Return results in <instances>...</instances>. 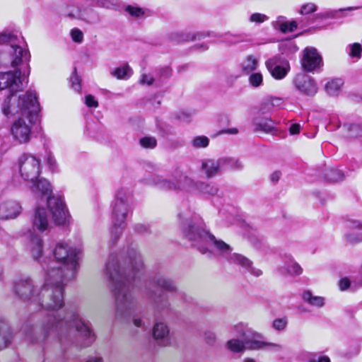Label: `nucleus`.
<instances>
[{"mask_svg": "<svg viewBox=\"0 0 362 362\" xmlns=\"http://www.w3.org/2000/svg\"><path fill=\"white\" fill-rule=\"evenodd\" d=\"M285 18L279 16L276 21L277 28L282 33L293 32L297 28L296 21L286 22L284 21Z\"/></svg>", "mask_w": 362, "mask_h": 362, "instance_id": "nucleus-35", "label": "nucleus"}, {"mask_svg": "<svg viewBox=\"0 0 362 362\" xmlns=\"http://www.w3.org/2000/svg\"><path fill=\"white\" fill-rule=\"evenodd\" d=\"M209 144V139L206 136H197L192 140V145L195 148H206Z\"/></svg>", "mask_w": 362, "mask_h": 362, "instance_id": "nucleus-44", "label": "nucleus"}, {"mask_svg": "<svg viewBox=\"0 0 362 362\" xmlns=\"http://www.w3.org/2000/svg\"><path fill=\"white\" fill-rule=\"evenodd\" d=\"M95 5L98 7L110 9L116 7L117 3L115 0H96Z\"/></svg>", "mask_w": 362, "mask_h": 362, "instance_id": "nucleus-52", "label": "nucleus"}, {"mask_svg": "<svg viewBox=\"0 0 362 362\" xmlns=\"http://www.w3.org/2000/svg\"><path fill=\"white\" fill-rule=\"evenodd\" d=\"M157 286L169 292H176L178 295H181L177 291L175 282L170 278L158 274L154 275L148 281V286H146L144 293L154 303L157 310L163 311L168 310L170 303L167 297L164 296L161 292L157 293L150 286Z\"/></svg>", "mask_w": 362, "mask_h": 362, "instance_id": "nucleus-10", "label": "nucleus"}, {"mask_svg": "<svg viewBox=\"0 0 362 362\" xmlns=\"http://www.w3.org/2000/svg\"><path fill=\"white\" fill-rule=\"evenodd\" d=\"M227 347L234 353H240L246 349L245 341L238 339H232L227 341Z\"/></svg>", "mask_w": 362, "mask_h": 362, "instance_id": "nucleus-40", "label": "nucleus"}, {"mask_svg": "<svg viewBox=\"0 0 362 362\" xmlns=\"http://www.w3.org/2000/svg\"><path fill=\"white\" fill-rule=\"evenodd\" d=\"M325 177L330 182H339L344 180V174L341 170L332 168L326 170Z\"/></svg>", "mask_w": 362, "mask_h": 362, "instance_id": "nucleus-39", "label": "nucleus"}, {"mask_svg": "<svg viewBox=\"0 0 362 362\" xmlns=\"http://www.w3.org/2000/svg\"><path fill=\"white\" fill-rule=\"evenodd\" d=\"M141 84L150 86H156L154 74L143 73L139 81Z\"/></svg>", "mask_w": 362, "mask_h": 362, "instance_id": "nucleus-48", "label": "nucleus"}, {"mask_svg": "<svg viewBox=\"0 0 362 362\" xmlns=\"http://www.w3.org/2000/svg\"><path fill=\"white\" fill-rule=\"evenodd\" d=\"M0 45L8 46L11 66L13 69L12 72L27 85L30 74V54L23 37L13 33H0Z\"/></svg>", "mask_w": 362, "mask_h": 362, "instance_id": "nucleus-6", "label": "nucleus"}, {"mask_svg": "<svg viewBox=\"0 0 362 362\" xmlns=\"http://www.w3.org/2000/svg\"><path fill=\"white\" fill-rule=\"evenodd\" d=\"M156 86L159 87L166 82L171 76V69L169 67H163L153 73Z\"/></svg>", "mask_w": 362, "mask_h": 362, "instance_id": "nucleus-33", "label": "nucleus"}, {"mask_svg": "<svg viewBox=\"0 0 362 362\" xmlns=\"http://www.w3.org/2000/svg\"><path fill=\"white\" fill-rule=\"evenodd\" d=\"M118 79H124L132 74V71L128 65L118 67L112 73Z\"/></svg>", "mask_w": 362, "mask_h": 362, "instance_id": "nucleus-43", "label": "nucleus"}, {"mask_svg": "<svg viewBox=\"0 0 362 362\" xmlns=\"http://www.w3.org/2000/svg\"><path fill=\"white\" fill-rule=\"evenodd\" d=\"M278 272L282 275L299 276L303 272L301 267L290 255L284 256V265L278 267Z\"/></svg>", "mask_w": 362, "mask_h": 362, "instance_id": "nucleus-22", "label": "nucleus"}, {"mask_svg": "<svg viewBox=\"0 0 362 362\" xmlns=\"http://www.w3.org/2000/svg\"><path fill=\"white\" fill-rule=\"evenodd\" d=\"M39 113H33L16 119L11 127V134L13 139L23 144L28 143L33 134V127L36 122Z\"/></svg>", "mask_w": 362, "mask_h": 362, "instance_id": "nucleus-12", "label": "nucleus"}, {"mask_svg": "<svg viewBox=\"0 0 362 362\" xmlns=\"http://www.w3.org/2000/svg\"><path fill=\"white\" fill-rule=\"evenodd\" d=\"M196 193L202 194L207 197H222L223 193L216 183L199 181Z\"/></svg>", "mask_w": 362, "mask_h": 362, "instance_id": "nucleus-26", "label": "nucleus"}, {"mask_svg": "<svg viewBox=\"0 0 362 362\" xmlns=\"http://www.w3.org/2000/svg\"><path fill=\"white\" fill-rule=\"evenodd\" d=\"M71 88L76 92L80 93L81 90V79L76 74V69H74V71L71 76Z\"/></svg>", "mask_w": 362, "mask_h": 362, "instance_id": "nucleus-47", "label": "nucleus"}, {"mask_svg": "<svg viewBox=\"0 0 362 362\" xmlns=\"http://www.w3.org/2000/svg\"><path fill=\"white\" fill-rule=\"evenodd\" d=\"M302 298L305 302L312 306L322 308L325 305L324 298L321 296H313V293L309 291L303 292Z\"/></svg>", "mask_w": 362, "mask_h": 362, "instance_id": "nucleus-32", "label": "nucleus"}, {"mask_svg": "<svg viewBox=\"0 0 362 362\" xmlns=\"http://www.w3.org/2000/svg\"><path fill=\"white\" fill-rule=\"evenodd\" d=\"M177 219L183 236L202 253H206L209 247L214 246L230 262L240 266L253 276L258 277L262 274L261 269L252 266L250 259L238 253L232 254L230 247L228 244L221 240H216L206 229L202 218L199 214L184 210L178 213Z\"/></svg>", "mask_w": 362, "mask_h": 362, "instance_id": "nucleus-2", "label": "nucleus"}, {"mask_svg": "<svg viewBox=\"0 0 362 362\" xmlns=\"http://www.w3.org/2000/svg\"><path fill=\"white\" fill-rule=\"evenodd\" d=\"M281 176L280 171H274L270 175V180L272 183L276 184L279 182Z\"/></svg>", "mask_w": 362, "mask_h": 362, "instance_id": "nucleus-61", "label": "nucleus"}, {"mask_svg": "<svg viewBox=\"0 0 362 362\" xmlns=\"http://www.w3.org/2000/svg\"><path fill=\"white\" fill-rule=\"evenodd\" d=\"M269 17L263 13H255L250 17V22L255 23H262L267 21Z\"/></svg>", "mask_w": 362, "mask_h": 362, "instance_id": "nucleus-53", "label": "nucleus"}, {"mask_svg": "<svg viewBox=\"0 0 362 362\" xmlns=\"http://www.w3.org/2000/svg\"><path fill=\"white\" fill-rule=\"evenodd\" d=\"M71 36L73 41L81 43L83 40V32L78 28H74L71 30Z\"/></svg>", "mask_w": 362, "mask_h": 362, "instance_id": "nucleus-55", "label": "nucleus"}, {"mask_svg": "<svg viewBox=\"0 0 362 362\" xmlns=\"http://www.w3.org/2000/svg\"><path fill=\"white\" fill-rule=\"evenodd\" d=\"M126 11L132 16L134 17H140L144 14V11L142 8L135 7L132 6H128L126 8Z\"/></svg>", "mask_w": 362, "mask_h": 362, "instance_id": "nucleus-56", "label": "nucleus"}, {"mask_svg": "<svg viewBox=\"0 0 362 362\" xmlns=\"http://www.w3.org/2000/svg\"><path fill=\"white\" fill-rule=\"evenodd\" d=\"M228 35V33H226L224 35H219V34H212L211 35L209 33H207L206 34L204 33H197V34H191L189 33H175L171 34V39L174 41H176L177 42H188L192 41L196 39L201 40L205 37H223L226 35Z\"/></svg>", "mask_w": 362, "mask_h": 362, "instance_id": "nucleus-24", "label": "nucleus"}, {"mask_svg": "<svg viewBox=\"0 0 362 362\" xmlns=\"http://www.w3.org/2000/svg\"><path fill=\"white\" fill-rule=\"evenodd\" d=\"M32 229L27 234L28 240V247L34 259H38L43 252V242L41 237L36 234V230L44 233L49 229V223L46 210L42 207H37L31 219Z\"/></svg>", "mask_w": 362, "mask_h": 362, "instance_id": "nucleus-9", "label": "nucleus"}, {"mask_svg": "<svg viewBox=\"0 0 362 362\" xmlns=\"http://www.w3.org/2000/svg\"><path fill=\"white\" fill-rule=\"evenodd\" d=\"M31 191L35 197L47 199L48 208L56 224L64 225L68 221L69 213L62 197H50L52 189L48 180L45 179L38 180L31 187Z\"/></svg>", "mask_w": 362, "mask_h": 362, "instance_id": "nucleus-8", "label": "nucleus"}, {"mask_svg": "<svg viewBox=\"0 0 362 362\" xmlns=\"http://www.w3.org/2000/svg\"><path fill=\"white\" fill-rule=\"evenodd\" d=\"M265 348L271 349L274 351H281L283 349L281 344L271 342H266Z\"/></svg>", "mask_w": 362, "mask_h": 362, "instance_id": "nucleus-62", "label": "nucleus"}, {"mask_svg": "<svg viewBox=\"0 0 362 362\" xmlns=\"http://www.w3.org/2000/svg\"><path fill=\"white\" fill-rule=\"evenodd\" d=\"M132 197V192L127 188H119L115 194V199L114 202L125 204V205H130V200Z\"/></svg>", "mask_w": 362, "mask_h": 362, "instance_id": "nucleus-37", "label": "nucleus"}, {"mask_svg": "<svg viewBox=\"0 0 362 362\" xmlns=\"http://www.w3.org/2000/svg\"><path fill=\"white\" fill-rule=\"evenodd\" d=\"M300 125L299 124H293L289 128L290 134L292 135L298 134L300 133Z\"/></svg>", "mask_w": 362, "mask_h": 362, "instance_id": "nucleus-63", "label": "nucleus"}, {"mask_svg": "<svg viewBox=\"0 0 362 362\" xmlns=\"http://www.w3.org/2000/svg\"><path fill=\"white\" fill-rule=\"evenodd\" d=\"M140 145L144 148H153L157 145V141L153 136H144L139 140Z\"/></svg>", "mask_w": 362, "mask_h": 362, "instance_id": "nucleus-46", "label": "nucleus"}, {"mask_svg": "<svg viewBox=\"0 0 362 362\" xmlns=\"http://www.w3.org/2000/svg\"><path fill=\"white\" fill-rule=\"evenodd\" d=\"M288 325V320L286 317L275 319L272 322V327L277 331H283L286 329Z\"/></svg>", "mask_w": 362, "mask_h": 362, "instance_id": "nucleus-49", "label": "nucleus"}, {"mask_svg": "<svg viewBox=\"0 0 362 362\" xmlns=\"http://www.w3.org/2000/svg\"><path fill=\"white\" fill-rule=\"evenodd\" d=\"M19 170L21 176L26 182H34L40 173V160L37 157L24 153L19 160Z\"/></svg>", "mask_w": 362, "mask_h": 362, "instance_id": "nucleus-13", "label": "nucleus"}, {"mask_svg": "<svg viewBox=\"0 0 362 362\" xmlns=\"http://www.w3.org/2000/svg\"><path fill=\"white\" fill-rule=\"evenodd\" d=\"M262 338L261 335L258 333V336L250 337L245 341L246 349L250 350H258L265 349L266 341L259 340Z\"/></svg>", "mask_w": 362, "mask_h": 362, "instance_id": "nucleus-36", "label": "nucleus"}, {"mask_svg": "<svg viewBox=\"0 0 362 362\" xmlns=\"http://www.w3.org/2000/svg\"><path fill=\"white\" fill-rule=\"evenodd\" d=\"M352 284H356L355 288L362 286V277L358 281L357 279H355L352 283H351L349 279L347 278H343L339 282V286L341 291L346 290L348 288L351 286Z\"/></svg>", "mask_w": 362, "mask_h": 362, "instance_id": "nucleus-45", "label": "nucleus"}, {"mask_svg": "<svg viewBox=\"0 0 362 362\" xmlns=\"http://www.w3.org/2000/svg\"><path fill=\"white\" fill-rule=\"evenodd\" d=\"M347 131V136L351 138L362 136V124H350L344 127Z\"/></svg>", "mask_w": 362, "mask_h": 362, "instance_id": "nucleus-41", "label": "nucleus"}, {"mask_svg": "<svg viewBox=\"0 0 362 362\" xmlns=\"http://www.w3.org/2000/svg\"><path fill=\"white\" fill-rule=\"evenodd\" d=\"M308 362H331L330 359L327 356H320L318 358H311Z\"/></svg>", "mask_w": 362, "mask_h": 362, "instance_id": "nucleus-64", "label": "nucleus"}, {"mask_svg": "<svg viewBox=\"0 0 362 362\" xmlns=\"http://www.w3.org/2000/svg\"><path fill=\"white\" fill-rule=\"evenodd\" d=\"M124 263L127 267L122 269L115 255H110L106 263V274L115 298L116 314L121 318H132L135 327L146 329L149 322L136 317L137 303L132 293L133 281L140 278L144 269L141 256L136 246L131 245L127 248Z\"/></svg>", "mask_w": 362, "mask_h": 362, "instance_id": "nucleus-1", "label": "nucleus"}, {"mask_svg": "<svg viewBox=\"0 0 362 362\" xmlns=\"http://www.w3.org/2000/svg\"><path fill=\"white\" fill-rule=\"evenodd\" d=\"M292 83L295 89L300 94L313 97L318 91V86L315 79L306 74L296 75Z\"/></svg>", "mask_w": 362, "mask_h": 362, "instance_id": "nucleus-16", "label": "nucleus"}, {"mask_svg": "<svg viewBox=\"0 0 362 362\" xmlns=\"http://www.w3.org/2000/svg\"><path fill=\"white\" fill-rule=\"evenodd\" d=\"M26 86L21 79L15 76L12 71L0 72V91L7 88L11 91L22 90Z\"/></svg>", "mask_w": 362, "mask_h": 362, "instance_id": "nucleus-19", "label": "nucleus"}, {"mask_svg": "<svg viewBox=\"0 0 362 362\" xmlns=\"http://www.w3.org/2000/svg\"><path fill=\"white\" fill-rule=\"evenodd\" d=\"M70 18L83 19V15L78 8H73L72 11L68 13Z\"/></svg>", "mask_w": 362, "mask_h": 362, "instance_id": "nucleus-59", "label": "nucleus"}, {"mask_svg": "<svg viewBox=\"0 0 362 362\" xmlns=\"http://www.w3.org/2000/svg\"><path fill=\"white\" fill-rule=\"evenodd\" d=\"M204 340L210 346H214L216 341V336L212 332H206L204 334Z\"/></svg>", "mask_w": 362, "mask_h": 362, "instance_id": "nucleus-57", "label": "nucleus"}, {"mask_svg": "<svg viewBox=\"0 0 362 362\" xmlns=\"http://www.w3.org/2000/svg\"><path fill=\"white\" fill-rule=\"evenodd\" d=\"M2 113L7 117L21 115L22 117L28 114L39 113L40 103L35 90H29L25 94L18 95L10 93L1 105Z\"/></svg>", "mask_w": 362, "mask_h": 362, "instance_id": "nucleus-7", "label": "nucleus"}, {"mask_svg": "<svg viewBox=\"0 0 362 362\" xmlns=\"http://www.w3.org/2000/svg\"><path fill=\"white\" fill-rule=\"evenodd\" d=\"M175 117L177 119L181 120L182 122H188L190 118V115L185 112H181L177 113Z\"/></svg>", "mask_w": 362, "mask_h": 362, "instance_id": "nucleus-60", "label": "nucleus"}, {"mask_svg": "<svg viewBox=\"0 0 362 362\" xmlns=\"http://www.w3.org/2000/svg\"><path fill=\"white\" fill-rule=\"evenodd\" d=\"M258 65V60L252 55H248L243 61L241 64V68L243 71L245 73H250L255 71Z\"/></svg>", "mask_w": 362, "mask_h": 362, "instance_id": "nucleus-38", "label": "nucleus"}, {"mask_svg": "<svg viewBox=\"0 0 362 362\" xmlns=\"http://www.w3.org/2000/svg\"><path fill=\"white\" fill-rule=\"evenodd\" d=\"M57 279V276H53L52 273L45 274V283L40 288H38L35 297L34 304L52 312V313L48 314L42 320L39 330L35 328L27 334L28 339L33 344H36V341H33L32 338L36 339L42 334V324L47 317L51 315L64 317L65 315V313L63 315L59 313L58 310L64 305V286L69 281L60 277L59 279Z\"/></svg>", "mask_w": 362, "mask_h": 362, "instance_id": "nucleus-5", "label": "nucleus"}, {"mask_svg": "<svg viewBox=\"0 0 362 362\" xmlns=\"http://www.w3.org/2000/svg\"><path fill=\"white\" fill-rule=\"evenodd\" d=\"M129 209L130 205H125L122 202L113 203L112 211L113 229L111 231V240L113 244L117 242L122 234Z\"/></svg>", "mask_w": 362, "mask_h": 362, "instance_id": "nucleus-14", "label": "nucleus"}, {"mask_svg": "<svg viewBox=\"0 0 362 362\" xmlns=\"http://www.w3.org/2000/svg\"><path fill=\"white\" fill-rule=\"evenodd\" d=\"M170 330L164 322H157L153 328V337L161 346H168L170 344Z\"/></svg>", "mask_w": 362, "mask_h": 362, "instance_id": "nucleus-23", "label": "nucleus"}, {"mask_svg": "<svg viewBox=\"0 0 362 362\" xmlns=\"http://www.w3.org/2000/svg\"><path fill=\"white\" fill-rule=\"evenodd\" d=\"M12 339V333L8 324L0 318V350L8 346Z\"/></svg>", "mask_w": 362, "mask_h": 362, "instance_id": "nucleus-28", "label": "nucleus"}, {"mask_svg": "<svg viewBox=\"0 0 362 362\" xmlns=\"http://www.w3.org/2000/svg\"><path fill=\"white\" fill-rule=\"evenodd\" d=\"M220 162L222 170L225 169H230L235 171H240L243 169V162L237 158L223 157L220 158Z\"/></svg>", "mask_w": 362, "mask_h": 362, "instance_id": "nucleus-29", "label": "nucleus"}, {"mask_svg": "<svg viewBox=\"0 0 362 362\" xmlns=\"http://www.w3.org/2000/svg\"><path fill=\"white\" fill-rule=\"evenodd\" d=\"M134 230L136 233L141 235H146L151 233L150 226L141 223H136L134 226Z\"/></svg>", "mask_w": 362, "mask_h": 362, "instance_id": "nucleus-51", "label": "nucleus"}, {"mask_svg": "<svg viewBox=\"0 0 362 362\" xmlns=\"http://www.w3.org/2000/svg\"><path fill=\"white\" fill-rule=\"evenodd\" d=\"M317 10V6L313 3H308L301 6L300 13L302 15H307L315 12Z\"/></svg>", "mask_w": 362, "mask_h": 362, "instance_id": "nucleus-54", "label": "nucleus"}, {"mask_svg": "<svg viewBox=\"0 0 362 362\" xmlns=\"http://www.w3.org/2000/svg\"><path fill=\"white\" fill-rule=\"evenodd\" d=\"M346 52L348 55L351 58H356L357 59H359L361 58V53H362V47L361 44L358 42H355L353 44H349L346 47Z\"/></svg>", "mask_w": 362, "mask_h": 362, "instance_id": "nucleus-42", "label": "nucleus"}, {"mask_svg": "<svg viewBox=\"0 0 362 362\" xmlns=\"http://www.w3.org/2000/svg\"><path fill=\"white\" fill-rule=\"evenodd\" d=\"M350 231L346 233V240L351 243L362 241V222L354 221L349 225Z\"/></svg>", "mask_w": 362, "mask_h": 362, "instance_id": "nucleus-27", "label": "nucleus"}, {"mask_svg": "<svg viewBox=\"0 0 362 362\" xmlns=\"http://www.w3.org/2000/svg\"><path fill=\"white\" fill-rule=\"evenodd\" d=\"M254 132H262L267 134H274L276 131L274 122L267 117H257L252 119Z\"/></svg>", "mask_w": 362, "mask_h": 362, "instance_id": "nucleus-25", "label": "nucleus"}, {"mask_svg": "<svg viewBox=\"0 0 362 362\" xmlns=\"http://www.w3.org/2000/svg\"><path fill=\"white\" fill-rule=\"evenodd\" d=\"M22 211V206L18 202L5 200L0 203V219L8 220L16 218Z\"/></svg>", "mask_w": 362, "mask_h": 362, "instance_id": "nucleus-20", "label": "nucleus"}, {"mask_svg": "<svg viewBox=\"0 0 362 362\" xmlns=\"http://www.w3.org/2000/svg\"><path fill=\"white\" fill-rule=\"evenodd\" d=\"M265 66L272 76L276 80L284 78L291 69L288 59L281 55H275L268 59Z\"/></svg>", "mask_w": 362, "mask_h": 362, "instance_id": "nucleus-15", "label": "nucleus"}, {"mask_svg": "<svg viewBox=\"0 0 362 362\" xmlns=\"http://www.w3.org/2000/svg\"><path fill=\"white\" fill-rule=\"evenodd\" d=\"M53 259L49 257L41 263L45 274L52 273L53 276L71 281L76 277L82 256L81 248L67 242L59 241L52 250Z\"/></svg>", "mask_w": 362, "mask_h": 362, "instance_id": "nucleus-4", "label": "nucleus"}, {"mask_svg": "<svg viewBox=\"0 0 362 362\" xmlns=\"http://www.w3.org/2000/svg\"><path fill=\"white\" fill-rule=\"evenodd\" d=\"M301 66L303 69L306 72L314 73L321 71L323 66V61L317 49L314 47H306L303 50Z\"/></svg>", "mask_w": 362, "mask_h": 362, "instance_id": "nucleus-17", "label": "nucleus"}, {"mask_svg": "<svg viewBox=\"0 0 362 362\" xmlns=\"http://www.w3.org/2000/svg\"><path fill=\"white\" fill-rule=\"evenodd\" d=\"M85 104L88 107H98V102L95 100V97L92 95H87L85 97Z\"/></svg>", "mask_w": 362, "mask_h": 362, "instance_id": "nucleus-58", "label": "nucleus"}, {"mask_svg": "<svg viewBox=\"0 0 362 362\" xmlns=\"http://www.w3.org/2000/svg\"><path fill=\"white\" fill-rule=\"evenodd\" d=\"M233 330L238 337L242 338L243 340L246 341L250 337L258 336V333L249 328L247 325L240 323L235 325Z\"/></svg>", "mask_w": 362, "mask_h": 362, "instance_id": "nucleus-30", "label": "nucleus"}, {"mask_svg": "<svg viewBox=\"0 0 362 362\" xmlns=\"http://www.w3.org/2000/svg\"><path fill=\"white\" fill-rule=\"evenodd\" d=\"M200 163V170L206 178H212L222 171L220 158H204Z\"/></svg>", "mask_w": 362, "mask_h": 362, "instance_id": "nucleus-21", "label": "nucleus"}, {"mask_svg": "<svg viewBox=\"0 0 362 362\" xmlns=\"http://www.w3.org/2000/svg\"><path fill=\"white\" fill-rule=\"evenodd\" d=\"M145 182L148 185H154L162 189L196 192L199 181H195L180 170H176L171 179L164 178L159 175H152L150 178L145 179Z\"/></svg>", "mask_w": 362, "mask_h": 362, "instance_id": "nucleus-11", "label": "nucleus"}, {"mask_svg": "<svg viewBox=\"0 0 362 362\" xmlns=\"http://www.w3.org/2000/svg\"><path fill=\"white\" fill-rule=\"evenodd\" d=\"M14 288L16 293L22 299L28 300L31 303H35V297L37 289L34 287L30 279H23L15 283Z\"/></svg>", "mask_w": 362, "mask_h": 362, "instance_id": "nucleus-18", "label": "nucleus"}, {"mask_svg": "<svg viewBox=\"0 0 362 362\" xmlns=\"http://www.w3.org/2000/svg\"><path fill=\"white\" fill-rule=\"evenodd\" d=\"M76 332L83 339L81 348L90 346L95 340L93 330L81 319L77 308L72 306L66 309L64 317L51 315L46 318L42 324V334L35 339L36 344L44 345L57 341L66 346L73 342Z\"/></svg>", "mask_w": 362, "mask_h": 362, "instance_id": "nucleus-3", "label": "nucleus"}, {"mask_svg": "<svg viewBox=\"0 0 362 362\" xmlns=\"http://www.w3.org/2000/svg\"><path fill=\"white\" fill-rule=\"evenodd\" d=\"M298 48L294 42L288 41L280 45L279 51L281 54L279 55H281L282 57L288 59L291 57L298 51Z\"/></svg>", "mask_w": 362, "mask_h": 362, "instance_id": "nucleus-34", "label": "nucleus"}, {"mask_svg": "<svg viewBox=\"0 0 362 362\" xmlns=\"http://www.w3.org/2000/svg\"><path fill=\"white\" fill-rule=\"evenodd\" d=\"M262 81L263 76L259 72L253 73L249 77V82L253 87H259L262 85Z\"/></svg>", "mask_w": 362, "mask_h": 362, "instance_id": "nucleus-50", "label": "nucleus"}, {"mask_svg": "<svg viewBox=\"0 0 362 362\" xmlns=\"http://www.w3.org/2000/svg\"><path fill=\"white\" fill-rule=\"evenodd\" d=\"M344 82L341 78H334L328 81L325 85L326 93L331 95H337L340 91Z\"/></svg>", "mask_w": 362, "mask_h": 362, "instance_id": "nucleus-31", "label": "nucleus"}]
</instances>
